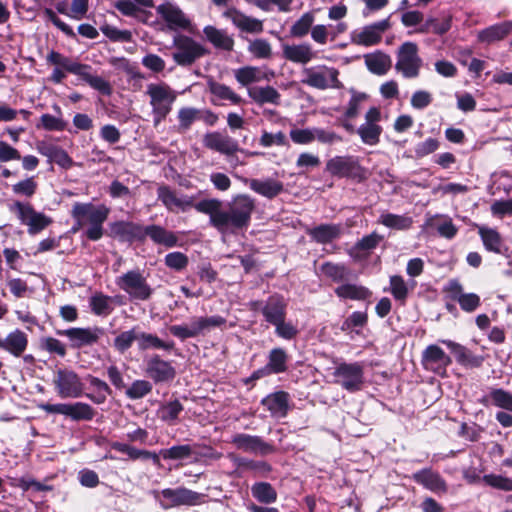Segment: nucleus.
I'll return each instance as SVG.
<instances>
[{"mask_svg": "<svg viewBox=\"0 0 512 512\" xmlns=\"http://www.w3.org/2000/svg\"><path fill=\"white\" fill-rule=\"evenodd\" d=\"M163 500L160 501L164 509L180 505H196L201 503L203 496L186 488L164 489L161 492Z\"/></svg>", "mask_w": 512, "mask_h": 512, "instance_id": "obj_16", "label": "nucleus"}, {"mask_svg": "<svg viewBox=\"0 0 512 512\" xmlns=\"http://www.w3.org/2000/svg\"><path fill=\"white\" fill-rule=\"evenodd\" d=\"M315 21L313 12H305L290 27V36L294 38H303L309 32L311 33Z\"/></svg>", "mask_w": 512, "mask_h": 512, "instance_id": "obj_41", "label": "nucleus"}, {"mask_svg": "<svg viewBox=\"0 0 512 512\" xmlns=\"http://www.w3.org/2000/svg\"><path fill=\"white\" fill-rule=\"evenodd\" d=\"M286 353L280 348L273 349L269 355L267 369L273 373H280L286 369Z\"/></svg>", "mask_w": 512, "mask_h": 512, "instance_id": "obj_58", "label": "nucleus"}, {"mask_svg": "<svg viewBox=\"0 0 512 512\" xmlns=\"http://www.w3.org/2000/svg\"><path fill=\"white\" fill-rule=\"evenodd\" d=\"M232 443L245 452L267 454L272 451V447L257 436L237 434L233 437Z\"/></svg>", "mask_w": 512, "mask_h": 512, "instance_id": "obj_30", "label": "nucleus"}, {"mask_svg": "<svg viewBox=\"0 0 512 512\" xmlns=\"http://www.w3.org/2000/svg\"><path fill=\"white\" fill-rule=\"evenodd\" d=\"M247 51L255 59L268 60L273 56L272 45L267 39L264 38H255L249 40Z\"/></svg>", "mask_w": 512, "mask_h": 512, "instance_id": "obj_45", "label": "nucleus"}, {"mask_svg": "<svg viewBox=\"0 0 512 512\" xmlns=\"http://www.w3.org/2000/svg\"><path fill=\"white\" fill-rule=\"evenodd\" d=\"M248 96L258 105H279L280 93L272 86H253L247 89Z\"/></svg>", "mask_w": 512, "mask_h": 512, "instance_id": "obj_32", "label": "nucleus"}, {"mask_svg": "<svg viewBox=\"0 0 512 512\" xmlns=\"http://www.w3.org/2000/svg\"><path fill=\"white\" fill-rule=\"evenodd\" d=\"M233 73L236 81L245 87L262 80L270 81L275 76L273 71L263 72L257 66H244L235 69Z\"/></svg>", "mask_w": 512, "mask_h": 512, "instance_id": "obj_25", "label": "nucleus"}, {"mask_svg": "<svg viewBox=\"0 0 512 512\" xmlns=\"http://www.w3.org/2000/svg\"><path fill=\"white\" fill-rule=\"evenodd\" d=\"M203 143L205 147L225 155H232L239 150L237 141L219 132L207 133Z\"/></svg>", "mask_w": 512, "mask_h": 512, "instance_id": "obj_22", "label": "nucleus"}, {"mask_svg": "<svg viewBox=\"0 0 512 512\" xmlns=\"http://www.w3.org/2000/svg\"><path fill=\"white\" fill-rule=\"evenodd\" d=\"M207 86L209 92L220 100L230 101L232 104H239L242 99L241 97L235 93L229 86L216 82L212 78L207 80Z\"/></svg>", "mask_w": 512, "mask_h": 512, "instance_id": "obj_37", "label": "nucleus"}, {"mask_svg": "<svg viewBox=\"0 0 512 512\" xmlns=\"http://www.w3.org/2000/svg\"><path fill=\"white\" fill-rule=\"evenodd\" d=\"M116 284L132 299L147 300L152 294V288L139 271H128L116 279Z\"/></svg>", "mask_w": 512, "mask_h": 512, "instance_id": "obj_11", "label": "nucleus"}, {"mask_svg": "<svg viewBox=\"0 0 512 512\" xmlns=\"http://www.w3.org/2000/svg\"><path fill=\"white\" fill-rule=\"evenodd\" d=\"M382 240V237L378 235L376 232H373L365 237H363L361 240H359L350 250L349 255L355 259L359 260L361 258L360 252L362 250L369 251L374 249L379 242Z\"/></svg>", "mask_w": 512, "mask_h": 512, "instance_id": "obj_48", "label": "nucleus"}, {"mask_svg": "<svg viewBox=\"0 0 512 512\" xmlns=\"http://www.w3.org/2000/svg\"><path fill=\"white\" fill-rule=\"evenodd\" d=\"M325 169L332 176L352 177L358 174L360 165L353 156H335L326 162Z\"/></svg>", "mask_w": 512, "mask_h": 512, "instance_id": "obj_20", "label": "nucleus"}, {"mask_svg": "<svg viewBox=\"0 0 512 512\" xmlns=\"http://www.w3.org/2000/svg\"><path fill=\"white\" fill-rule=\"evenodd\" d=\"M57 334L67 337L73 348H81L95 344L103 334V331L98 327L70 328L58 330Z\"/></svg>", "mask_w": 512, "mask_h": 512, "instance_id": "obj_17", "label": "nucleus"}, {"mask_svg": "<svg viewBox=\"0 0 512 512\" xmlns=\"http://www.w3.org/2000/svg\"><path fill=\"white\" fill-rule=\"evenodd\" d=\"M90 70V66L82 64L77 76L87 82L95 90H98L102 94L109 95L111 93L109 82L100 76L91 74Z\"/></svg>", "mask_w": 512, "mask_h": 512, "instance_id": "obj_39", "label": "nucleus"}, {"mask_svg": "<svg viewBox=\"0 0 512 512\" xmlns=\"http://www.w3.org/2000/svg\"><path fill=\"white\" fill-rule=\"evenodd\" d=\"M152 386L148 381L136 380L126 390V395L130 399H140L150 393Z\"/></svg>", "mask_w": 512, "mask_h": 512, "instance_id": "obj_64", "label": "nucleus"}, {"mask_svg": "<svg viewBox=\"0 0 512 512\" xmlns=\"http://www.w3.org/2000/svg\"><path fill=\"white\" fill-rule=\"evenodd\" d=\"M72 216L77 220L78 226L104 223L109 215V208L105 205L95 206L91 203H75Z\"/></svg>", "mask_w": 512, "mask_h": 512, "instance_id": "obj_13", "label": "nucleus"}, {"mask_svg": "<svg viewBox=\"0 0 512 512\" xmlns=\"http://www.w3.org/2000/svg\"><path fill=\"white\" fill-rule=\"evenodd\" d=\"M158 199L171 212H185L195 208V198L185 194H177L167 186H160L157 191Z\"/></svg>", "mask_w": 512, "mask_h": 512, "instance_id": "obj_14", "label": "nucleus"}, {"mask_svg": "<svg viewBox=\"0 0 512 512\" xmlns=\"http://www.w3.org/2000/svg\"><path fill=\"white\" fill-rule=\"evenodd\" d=\"M169 330L171 334L180 339L192 338L200 334L195 319H192L189 324L173 325Z\"/></svg>", "mask_w": 512, "mask_h": 512, "instance_id": "obj_61", "label": "nucleus"}, {"mask_svg": "<svg viewBox=\"0 0 512 512\" xmlns=\"http://www.w3.org/2000/svg\"><path fill=\"white\" fill-rule=\"evenodd\" d=\"M357 133L364 144L374 146L380 140L382 127L374 124H362L359 126Z\"/></svg>", "mask_w": 512, "mask_h": 512, "instance_id": "obj_51", "label": "nucleus"}, {"mask_svg": "<svg viewBox=\"0 0 512 512\" xmlns=\"http://www.w3.org/2000/svg\"><path fill=\"white\" fill-rule=\"evenodd\" d=\"M37 190V182L33 177L26 178L12 186V191L16 195L32 197Z\"/></svg>", "mask_w": 512, "mask_h": 512, "instance_id": "obj_62", "label": "nucleus"}, {"mask_svg": "<svg viewBox=\"0 0 512 512\" xmlns=\"http://www.w3.org/2000/svg\"><path fill=\"white\" fill-rule=\"evenodd\" d=\"M335 293L342 299L365 300L371 295L368 288L356 284H343L335 289Z\"/></svg>", "mask_w": 512, "mask_h": 512, "instance_id": "obj_43", "label": "nucleus"}, {"mask_svg": "<svg viewBox=\"0 0 512 512\" xmlns=\"http://www.w3.org/2000/svg\"><path fill=\"white\" fill-rule=\"evenodd\" d=\"M146 373L155 382L171 381L176 374L174 367L159 356L148 359Z\"/></svg>", "mask_w": 512, "mask_h": 512, "instance_id": "obj_23", "label": "nucleus"}, {"mask_svg": "<svg viewBox=\"0 0 512 512\" xmlns=\"http://www.w3.org/2000/svg\"><path fill=\"white\" fill-rule=\"evenodd\" d=\"M149 236L155 243L162 244L168 247L174 246L177 242V238L173 233L165 230L164 228L151 225L143 230V235Z\"/></svg>", "mask_w": 512, "mask_h": 512, "instance_id": "obj_46", "label": "nucleus"}, {"mask_svg": "<svg viewBox=\"0 0 512 512\" xmlns=\"http://www.w3.org/2000/svg\"><path fill=\"white\" fill-rule=\"evenodd\" d=\"M512 31V22H503L478 32L479 42L490 45L504 39Z\"/></svg>", "mask_w": 512, "mask_h": 512, "instance_id": "obj_34", "label": "nucleus"}, {"mask_svg": "<svg viewBox=\"0 0 512 512\" xmlns=\"http://www.w3.org/2000/svg\"><path fill=\"white\" fill-rule=\"evenodd\" d=\"M333 375L335 383L348 392L360 391L365 382L363 366L357 362L339 364Z\"/></svg>", "mask_w": 512, "mask_h": 512, "instance_id": "obj_9", "label": "nucleus"}, {"mask_svg": "<svg viewBox=\"0 0 512 512\" xmlns=\"http://www.w3.org/2000/svg\"><path fill=\"white\" fill-rule=\"evenodd\" d=\"M183 410L181 403L178 400L171 401L167 404L162 405L158 409V417L165 422L174 421L179 413Z\"/></svg>", "mask_w": 512, "mask_h": 512, "instance_id": "obj_59", "label": "nucleus"}, {"mask_svg": "<svg viewBox=\"0 0 512 512\" xmlns=\"http://www.w3.org/2000/svg\"><path fill=\"white\" fill-rule=\"evenodd\" d=\"M261 310L266 321L271 324H277L281 319H285V300L281 296H271Z\"/></svg>", "mask_w": 512, "mask_h": 512, "instance_id": "obj_33", "label": "nucleus"}, {"mask_svg": "<svg viewBox=\"0 0 512 512\" xmlns=\"http://www.w3.org/2000/svg\"><path fill=\"white\" fill-rule=\"evenodd\" d=\"M27 346L28 336L19 329L7 334L4 340L1 339V348L15 357H20L26 351Z\"/></svg>", "mask_w": 512, "mask_h": 512, "instance_id": "obj_31", "label": "nucleus"}, {"mask_svg": "<svg viewBox=\"0 0 512 512\" xmlns=\"http://www.w3.org/2000/svg\"><path fill=\"white\" fill-rule=\"evenodd\" d=\"M9 211L16 215L22 225L27 226L28 233L37 234L52 223V219L44 213L36 211L28 202L14 201Z\"/></svg>", "mask_w": 512, "mask_h": 512, "instance_id": "obj_4", "label": "nucleus"}, {"mask_svg": "<svg viewBox=\"0 0 512 512\" xmlns=\"http://www.w3.org/2000/svg\"><path fill=\"white\" fill-rule=\"evenodd\" d=\"M262 404L271 412L274 417H284L288 410V394L276 392L268 395L262 400Z\"/></svg>", "mask_w": 512, "mask_h": 512, "instance_id": "obj_35", "label": "nucleus"}, {"mask_svg": "<svg viewBox=\"0 0 512 512\" xmlns=\"http://www.w3.org/2000/svg\"><path fill=\"white\" fill-rule=\"evenodd\" d=\"M339 70L325 64L305 67L301 71L302 84L318 89H340L343 87L339 80Z\"/></svg>", "mask_w": 512, "mask_h": 512, "instance_id": "obj_3", "label": "nucleus"}, {"mask_svg": "<svg viewBox=\"0 0 512 512\" xmlns=\"http://www.w3.org/2000/svg\"><path fill=\"white\" fill-rule=\"evenodd\" d=\"M283 57L292 63L306 65L316 58V51L307 42L282 45Z\"/></svg>", "mask_w": 512, "mask_h": 512, "instance_id": "obj_21", "label": "nucleus"}, {"mask_svg": "<svg viewBox=\"0 0 512 512\" xmlns=\"http://www.w3.org/2000/svg\"><path fill=\"white\" fill-rule=\"evenodd\" d=\"M418 51L417 44L411 41L404 42L399 46L396 53L395 69L404 78H416L419 75L422 59Z\"/></svg>", "mask_w": 512, "mask_h": 512, "instance_id": "obj_6", "label": "nucleus"}, {"mask_svg": "<svg viewBox=\"0 0 512 512\" xmlns=\"http://www.w3.org/2000/svg\"><path fill=\"white\" fill-rule=\"evenodd\" d=\"M321 272L336 282L347 279L350 276V270L344 264L330 262L324 263L321 266Z\"/></svg>", "mask_w": 512, "mask_h": 512, "instance_id": "obj_55", "label": "nucleus"}, {"mask_svg": "<svg viewBox=\"0 0 512 512\" xmlns=\"http://www.w3.org/2000/svg\"><path fill=\"white\" fill-rule=\"evenodd\" d=\"M378 223L390 229L407 230L412 226L413 220L406 215L383 212L378 218Z\"/></svg>", "mask_w": 512, "mask_h": 512, "instance_id": "obj_40", "label": "nucleus"}, {"mask_svg": "<svg viewBox=\"0 0 512 512\" xmlns=\"http://www.w3.org/2000/svg\"><path fill=\"white\" fill-rule=\"evenodd\" d=\"M53 385L60 398H78L83 395L84 383L79 375L69 368L58 369L53 377Z\"/></svg>", "mask_w": 512, "mask_h": 512, "instance_id": "obj_8", "label": "nucleus"}, {"mask_svg": "<svg viewBox=\"0 0 512 512\" xmlns=\"http://www.w3.org/2000/svg\"><path fill=\"white\" fill-rule=\"evenodd\" d=\"M451 28V19L449 17L444 18L442 21H438L435 18H428L419 28L416 30L418 33H428L433 31L436 34H444Z\"/></svg>", "mask_w": 512, "mask_h": 512, "instance_id": "obj_54", "label": "nucleus"}, {"mask_svg": "<svg viewBox=\"0 0 512 512\" xmlns=\"http://www.w3.org/2000/svg\"><path fill=\"white\" fill-rule=\"evenodd\" d=\"M441 342L451 350V352L455 355L456 361L460 365L467 368H477L482 365L484 358L482 356L474 355L461 344L451 340H442Z\"/></svg>", "mask_w": 512, "mask_h": 512, "instance_id": "obj_27", "label": "nucleus"}, {"mask_svg": "<svg viewBox=\"0 0 512 512\" xmlns=\"http://www.w3.org/2000/svg\"><path fill=\"white\" fill-rule=\"evenodd\" d=\"M478 233L486 250L494 253L501 252L502 237L495 229L478 226Z\"/></svg>", "mask_w": 512, "mask_h": 512, "instance_id": "obj_42", "label": "nucleus"}, {"mask_svg": "<svg viewBox=\"0 0 512 512\" xmlns=\"http://www.w3.org/2000/svg\"><path fill=\"white\" fill-rule=\"evenodd\" d=\"M254 208V200L247 195L234 197L227 210L222 209V201L216 198L204 199L195 205L196 211L208 215L210 224L222 234L246 228Z\"/></svg>", "mask_w": 512, "mask_h": 512, "instance_id": "obj_1", "label": "nucleus"}, {"mask_svg": "<svg viewBox=\"0 0 512 512\" xmlns=\"http://www.w3.org/2000/svg\"><path fill=\"white\" fill-rule=\"evenodd\" d=\"M88 381L94 389L95 394H87L86 396L96 404H102L106 401L107 396L111 393V389L106 382L99 378L89 376Z\"/></svg>", "mask_w": 512, "mask_h": 512, "instance_id": "obj_50", "label": "nucleus"}, {"mask_svg": "<svg viewBox=\"0 0 512 512\" xmlns=\"http://www.w3.org/2000/svg\"><path fill=\"white\" fill-rule=\"evenodd\" d=\"M111 233L122 240H131L140 238L143 235V229L132 222L119 221L111 225Z\"/></svg>", "mask_w": 512, "mask_h": 512, "instance_id": "obj_38", "label": "nucleus"}, {"mask_svg": "<svg viewBox=\"0 0 512 512\" xmlns=\"http://www.w3.org/2000/svg\"><path fill=\"white\" fill-rule=\"evenodd\" d=\"M173 46L176 48L172 55L173 60L181 66L191 65L208 53V50L201 43L182 34L174 36Z\"/></svg>", "mask_w": 512, "mask_h": 512, "instance_id": "obj_7", "label": "nucleus"}, {"mask_svg": "<svg viewBox=\"0 0 512 512\" xmlns=\"http://www.w3.org/2000/svg\"><path fill=\"white\" fill-rule=\"evenodd\" d=\"M249 187L267 198H274L283 191V184L274 179H252L249 182Z\"/></svg>", "mask_w": 512, "mask_h": 512, "instance_id": "obj_36", "label": "nucleus"}, {"mask_svg": "<svg viewBox=\"0 0 512 512\" xmlns=\"http://www.w3.org/2000/svg\"><path fill=\"white\" fill-rule=\"evenodd\" d=\"M46 60L49 64L54 65L58 68H62L65 71L75 75H77L82 66L81 63L73 61L70 58L63 56L62 54L56 51H50L47 54Z\"/></svg>", "mask_w": 512, "mask_h": 512, "instance_id": "obj_47", "label": "nucleus"}, {"mask_svg": "<svg viewBox=\"0 0 512 512\" xmlns=\"http://www.w3.org/2000/svg\"><path fill=\"white\" fill-rule=\"evenodd\" d=\"M340 227L337 225H320L310 231V235L320 243H327L337 238Z\"/></svg>", "mask_w": 512, "mask_h": 512, "instance_id": "obj_52", "label": "nucleus"}, {"mask_svg": "<svg viewBox=\"0 0 512 512\" xmlns=\"http://www.w3.org/2000/svg\"><path fill=\"white\" fill-rule=\"evenodd\" d=\"M38 407L45 411L46 413L51 414H61L67 417H70L73 420H91L94 417L93 408L83 402H76L72 404L67 403H59V404H49L42 403L39 404Z\"/></svg>", "mask_w": 512, "mask_h": 512, "instance_id": "obj_12", "label": "nucleus"}, {"mask_svg": "<svg viewBox=\"0 0 512 512\" xmlns=\"http://www.w3.org/2000/svg\"><path fill=\"white\" fill-rule=\"evenodd\" d=\"M444 291L451 300L456 301L460 308L467 313L474 312L481 304L480 296L476 293H465L463 286L457 280H450Z\"/></svg>", "mask_w": 512, "mask_h": 512, "instance_id": "obj_15", "label": "nucleus"}, {"mask_svg": "<svg viewBox=\"0 0 512 512\" xmlns=\"http://www.w3.org/2000/svg\"><path fill=\"white\" fill-rule=\"evenodd\" d=\"M391 28L389 18L355 29L350 34L351 43L364 47L378 45L384 33Z\"/></svg>", "mask_w": 512, "mask_h": 512, "instance_id": "obj_10", "label": "nucleus"}, {"mask_svg": "<svg viewBox=\"0 0 512 512\" xmlns=\"http://www.w3.org/2000/svg\"><path fill=\"white\" fill-rule=\"evenodd\" d=\"M138 347L140 350L173 348V343H165L156 335L138 331Z\"/></svg>", "mask_w": 512, "mask_h": 512, "instance_id": "obj_49", "label": "nucleus"}, {"mask_svg": "<svg viewBox=\"0 0 512 512\" xmlns=\"http://www.w3.org/2000/svg\"><path fill=\"white\" fill-rule=\"evenodd\" d=\"M53 108L56 111V115L43 114L37 127L47 131H63L67 123L63 119L61 108L58 105H54Z\"/></svg>", "mask_w": 512, "mask_h": 512, "instance_id": "obj_44", "label": "nucleus"}, {"mask_svg": "<svg viewBox=\"0 0 512 512\" xmlns=\"http://www.w3.org/2000/svg\"><path fill=\"white\" fill-rule=\"evenodd\" d=\"M146 95L152 109L154 126H158L171 112L177 99V92L165 82L149 83Z\"/></svg>", "mask_w": 512, "mask_h": 512, "instance_id": "obj_2", "label": "nucleus"}, {"mask_svg": "<svg viewBox=\"0 0 512 512\" xmlns=\"http://www.w3.org/2000/svg\"><path fill=\"white\" fill-rule=\"evenodd\" d=\"M222 16L230 20L232 24L242 32L255 34L263 32L264 26L261 20L246 15L236 7H227L222 13Z\"/></svg>", "mask_w": 512, "mask_h": 512, "instance_id": "obj_18", "label": "nucleus"}, {"mask_svg": "<svg viewBox=\"0 0 512 512\" xmlns=\"http://www.w3.org/2000/svg\"><path fill=\"white\" fill-rule=\"evenodd\" d=\"M348 26L345 22L337 23L333 29L329 25L316 24L311 31V39L318 45H326L329 41H334L340 34L347 30Z\"/></svg>", "mask_w": 512, "mask_h": 512, "instance_id": "obj_28", "label": "nucleus"}, {"mask_svg": "<svg viewBox=\"0 0 512 512\" xmlns=\"http://www.w3.org/2000/svg\"><path fill=\"white\" fill-rule=\"evenodd\" d=\"M156 13L168 30L195 32V25L190 17L173 2L165 1L161 3L156 7Z\"/></svg>", "mask_w": 512, "mask_h": 512, "instance_id": "obj_5", "label": "nucleus"}, {"mask_svg": "<svg viewBox=\"0 0 512 512\" xmlns=\"http://www.w3.org/2000/svg\"><path fill=\"white\" fill-rule=\"evenodd\" d=\"M364 63L372 74L382 76L390 71L392 58L389 54L376 50L364 55Z\"/></svg>", "mask_w": 512, "mask_h": 512, "instance_id": "obj_26", "label": "nucleus"}, {"mask_svg": "<svg viewBox=\"0 0 512 512\" xmlns=\"http://www.w3.org/2000/svg\"><path fill=\"white\" fill-rule=\"evenodd\" d=\"M200 110L192 107H183L178 111V120L181 129L187 130L194 121L199 119Z\"/></svg>", "mask_w": 512, "mask_h": 512, "instance_id": "obj_63", "label": "nucleus"}, {"mask_svg": "<svg viewBox=\"0 0 512 512\" xmlns=\"http://www.w3.org/2000/svg\"><path fill=\"white\" fill-rule=\"evenodd\" d=\"M111 302L109 296L96 293L90 299V306L96 315H108L112 311Z\"/></svg>", "mask_w": 512, "mask_h": 512, "instance_id": "obj_56", "label": "nucleus"}, {"mask_svg": "<svg viewBox=\"0 0 512 512\" xmlns=\"http://www.w3.org/2000/svg\"><path fill=\"white\" fill-rule=\"evenodd\" d=\"M251 491L252 495L262 503L269 504L276 501L277 493L269 483H256L252 486Z\"/></svg>", "mask_w": 512, "mask_h": 512, "instance_id": "obj_53", "label": "nucleus"}, {"mask_svg": "<svg viewBox=\"0 0 512 512\" xmlns=\"http://www.w3.org/2000/svg\"><path fill=\"white\" fill-rule=\"evenodd\" d=\"M134 341L138 342V331L136 328L120 333L114 340V347L119 352H125Z\"/></svg>", "mask_w": 512, "mask_h": 512, "instance_id": "obj_60", "label": "nucleus"}, {"mask_svg": "<svg viewBox=\"0 0 512 512\" xmlns=\"http://www.w3.org/2000/svg\"><path fill=\"white\" fill-rule=\"evenodd\" d=\"M193 453L190 445H177L168 449H162L160 455L164 459L170 460H183L189 458Z\"/></svg>", "mask_w": 512, "mask_h": 512, "instance_id": "obj_57", "label": "nucleus"}, {"mask_svg": "<svg viewBox=\"0 0 512 512\" xmlns=\"http://www.w3.org/2000/svg\"><path fill=\"white\" fill-rule=\"evenodd\" d=\"M422 363L425 369L443 375L446 368L451 364V358L439 346L429 345L423 351Z\"/></svg>", "mask_w": 512, "mask_h": 512, "instance_id": "obj_19", "label": "nucleus"}, {"mask_svg": "<svg viewBox=\"0 0 512 512\" xmlns=\"http://www.w3.org/2000/svg\"><path fill=\"white\" fill-rule=\"evenodd\" d=\"M205 39L216 49L230 52L234 48V38L224 29L213 25H206L203 28Z\"/></svg>", "mask_w": 512, "mask_h": 512, "instance_id": "obj_24", "label": "nucleus"}, {"mask_svg": "<svg viewBox=\"0 0 512 512\" xmlns=\"http://www.w3.org/2000/svg\"><path fill=\"white\" fill-rule=\"evenodd\" d=\"M413 480L434 493H445L447 485L439 473L431 469H423L413 474Z\"/></svg>", "mask_w": 512, "mask_h": 512, "instance_id": "obj_29", "label": "nucleus"}]
</instances>
